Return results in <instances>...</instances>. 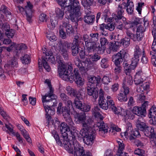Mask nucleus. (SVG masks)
Returning <instances> with one entry per match:
<instances>
[{"mask_svg":"<svg viewBox=\"0 0 156 156\" xmlns=\"http://www.w3.org/2000/svg\"><path fill=\"white\" fill-rule=\"evenodd\" d=\"M82 37L79 34H77L75 37L72 44L67 42H62L61 41H58V46L59 47V51L63 57L66 60L68 59V51L71 48L72 54L76 56L79 51V44L81 43L84 46L83 42L82 41Z\"/></svg>","mask_w":156,"mask_h":156,"instance_id":"obj_1","label":"nucleus"},{"mask_svg":"<svg viewBox=\"0 0 156 156\" xmlns=\"http://www.w3.org/2000/svg\"><path fill=\"white\" fill-rule=\"evenodd\" d=\"M99 39V34L98 33H91L89 37L87 34L83 35L82 41H85L88 53L97 51L100 54H102L104 52V47H100L99 44L96 42Z\"/></svg>","mask_w":156,"mask_h":156,"instance_id":"obj_2","label":"nucleus"},{"mask_svg":"<svg viewBox=\"0 0 156 156\" xmlns=\"http://www.w3.org/2000/svg\"><path fill=\"white\" fill-rule=\"evenodd\" d=\"M56 61L59 64L58 66V72L62 80H70L71 81L73 80V77L71 76V78L68 79V66L70 64V63L69 65L65 64L64 63V62L62 60L61 56L60 55H57L56 57Z\"/></svg>","mask_w":156,"mask_h":156,"instance_id":"obj_3","label":"nucleus"},{"mask_svg":"<svg viewBox=\"0 0 156 156\" xmlns=\"http://www.w3.org/2000/svg\"><path fill=\"white\" fill-rule=\"evenodd\" d=\"M73 66L72 64H70L68 66V78L70 79L71 76L73 77V80L71 81L70 80H63L65 81H69L71 83L73 82L74 80L75 81L76 84H77V86L80 87L83 86L84 83V79L80 76V75L79 74V71L78 69H74V75L72 73L73 70Z\"/></svg>","mask_w":156,"mask_h":156,"instance_id":"obj_4","label":"nucleus"},{"mask_svg":"<svg viewBox=\"0 0 156 156\" xmlns=\"http://www.w3.org/2000/svg\"><path fill=\"white\" fill-rule=\"evenodd\" d=\"M83 128L80 130V133L83 137V141L87 145H91L95 138V130L94 129H90L88 131Z\"/></svg>","mask_w":156,"mask_h":156,"instance_id":"obj_5","label":"nucleus"},{"mask_svg":"<svg viewBox=\"0 0 156 156\" xmlns=\"http://www.w3.org/2000/svg\"><path fill=\"white\" fill-rule=\"evenodd\" d=\"M107 102L108 108H109L111 109L115 114L124 117L129 116V112L120 107H116L113 100H110Z\"/></svg>","mask_w":156,"mask_h":156,"instance_id":"obj_6","label":"nucleus"},{"mask_svg":"<svg viewBox=\"0 0 156 156\" xmlns=\"http://www.w3.org/2000/svg\"><path fill=\"white\" fill-rule=\"evenodd\" d=\"M33 8V5L30 2H28L25 8L20 6H17L16 9L18 12L21 13L22 14L25 12L26 15L27 20L29 22H31L32 21L33 13L34 11Z\"/></svg>","mask_w":156,"mask_h":156,"instance_id":"obj_7","label":"nucleus"},{"mask_svg":"<svg viewBox=\"0 0 156 156\" xmlns=\"http://www.w3.org/2000/svg\"><path fill=\"white\" fill-rule=\"evenodd\" d=\"M67 107L65 106L61 108L62 104L59 103L57 109V113L58 114H62V115L64 117H68L70 115L71 111L73 110V108L71 101L68 100L66 103Z\"/></svg>","mask_w":156,"mask_h":156,"instance_id":"obj_8","label":"nucleus"},{"mask_svg":"<svg viewBox=\"0 0 156 156\" xmlns=\"http://www.w3.org/2000/svg\"><path fill=\"white\" fill-rule=\"evenodd\" d=\"M60 129L62 134V137H65V135L66 137H68V135L69 134L73 139L75 138L77 135V133L75 131V129L74 127L70 128L64 122L62 123L61 124Z\"/></svg>","mask_w":156,"mask_h":156,"instance_id":"obj_9","label":"nucleus"},{"mask_svg":"<svg viewBox=\"0 0 156 156\" xmlns=\"http://www.w3.org/2000/svg\"><path fill=\"white\" fill-rule=\"evenodd\" d=\"M75 120L78 123H81L82 126L88 131L90 129H93L91 126L95 127L96 122L91 118H75Z\"/></svg>","mask_w":156,"mask_h":156,"instance_id":"obj_10","label":"nucleus"},{"mask_svg":"<svg viewBox=\"0 0 156 156\" xmlns=\"http://www.w3.org/2000/svg\"><path fill=\"white\" fill-rule=\"evenodd\" d=\"M45 56L43 55L42 57L43 65L44 68L48 72H49L51 68L48 63V62H49L53 64L55 63V57L52 55L51 51H49L45 53Z\"/></svg>","mask_w":156,"mask_h":156,"instance_id":"obj_11","label":"nucleus"},{"mask_svg":"<svg viewBox=\"0 0 156 156\" xmlns=\"http://www.w3.org/2000/svg\"><path fill=\"white\" fill-rule=\"evenodd\" d=\"M124 51H121L114 56L115 64L116 66L114 69V72L116 74H119L121 71V68L119 66L120 63L122 62Z\"/></svg>","mask_w":156,"mask_h":156,"instance_id":"obj_12","label":"nucleus"},{"mask_svg":"<svg viewBox=\"0 0 156 156\" xmlns=\"http://www.w3.org/2000/svg\"><path fill=\"white\" fill-rule=\"evenodd\" d=\"M71 142L74 147V156H91L90 154H85L84 150L77 142L75 138H73Z\"/></svg>","mask_w":156,"mask_h":156,"instance_id":"obj_13","label":"nucleus"},{"mask_svg":"<svg viewBox=\"0 0 156 156\" xmlns=\"http://www.w3.org/2000/svg\"><path fill=\"white\" fill-rule=\"evenodd\" d=\"M126 84V81H124L122 84L123 90H121V92L117 96L118 100L121 102L126 101L128 99L127 95L129 91V88Z\"/></svg>","mask_w":156,"mask_h":156,"instance_id":"obj_14","label":"nucleus"},{"mask_svg":"<svg viewBox=\"0 0 156 156\" xmlns=\"http://www.w3.org/2000/svg\"><path fill=\"white\" fill-rule=\"evenodd\" d=\"M126 6V4L125 2H123L122 4L119 5L116 11L117 14H112V21H113L114 20L117 19L121 20L122 17L124 10Z\"/></svg>","mask_w":156,"mask_h":156,"instance_id":"obj_15","label":"nucleus"},{"mask_svg":"<svg viewBox=\"0 0 156 156\" xmlns=\"http://www.w3.org/2000/svg\"><path fill=\"white\" fill-rule=\"evenodd\" d=\"M103 118H99V121L96 122V125L99 128V133L101 136L105 137V134L108 132V127L102 121Z\"/></svg>","mask_w":156,"mask_h":156,"instance_id":"obj_16","label":"nucleus"},{"mask_svg":"<svg viewBox=\"0 0 156 156\" xmlns=\"http://www.w3.org/2000/svg\"><path fill=\"white\" fill-rule=\"evenodd\" d=\"M75 64L78 67L82 73L87 72L88 70V63L86 60L81 62L78 57H76L74 59Z\"/></svg>","mask_w":156,"mask_h":156,"instance_id":"obj_17","label":"nucleus"},{"mask_svg":"<svg viewBox=\"0 0 156 156\" xmlns=\"http://www.w3.org/2000/svg\"><path fill=\"white\" fill-rule=\"evenodd\" d=\"M5 48L9 52H10L12 50H14L15 51L18 53L19 51L27 49V47L24 44H18L12 43L10 47H5Z\"/></svg>","mask_w":156,"mask_h":156,"instance_id":"obj_18","label":"nucleus"},{"mask_svg":"<svg viewBox=\"0 0 156 156\" xmlns=\"http://www.w3.org/2000/svg\"><path fill=\"white\" fill-rule=\"evenodd\" d=\"M98 90L96 87L87 84V93L88 95L92 96L94 98L96 99L98 95Z\"/></svg>","mask_w":156,"mask_h":156,"instance_id":"obj_19","label":"nucleus"},{"mask_svg":"<svg viewBox=\"0 0 156 156\" xmlns=\"http://www.w3.org/2000/svg\"><path fill=\"white\" fill-rule=\"evenodd\" d=\"M55 97L53 93V91L51 89L49 92L44 95H42V101L43 103V106L47 105L46 104L51 101L54 100Z\"/></svg>","mask_w":156,"mask_h":156,"instance_id":"obj_20","label":"nucleus"},{"mask_svg":"<svg viewBox=\"0 0 156 156\" xmlns=\"http://www.w3.org/2000/svg\"><path fill=\"white\" fill-rule=\"evenodd\" d=\"M64 136L65 137H63V139L62 140H61V144H64L65 149L68 151L69 153L73 154V149L72 145L71 144V143H73L71 142V141L73 140V138H72V140L69 141L68 137H66V136Z\"/></svg>","mask_w":156,"mask_h":156,"instance_id":"obj_21","label":"nucleus"},{"mask_svg":"<svg viewBox=\"0 0 156 156\" xmlns=\"http://www.w3.org/2000/svg\"><path fill=\"white\" fill-rule=\"evenodd\" d=\"M18 63L17 59L16 57L13 58L5 66V68L8 71L15 69L18 67Z\"/></svg>","mask_w":156,"mask_h":156,"instance_id":"obj_22","label":"nucleus"},{"mask_svg":"<svg viewBox=\"0 0 156 156\" xmlns=\"http://www.w3.org/2000/svg\"><path fill=\"white\" fill-rule=\"evenodd\" d=\"M143 129H139L143 132L144 134L147 137H151L152 139L155 137L156 134L154 132V129L153 127H149L146 125L142 127Z\"/></svg>","mask_w":156,"mask_h":156,"instance_id":"obj_23","label":"nucleus"},{"mask_svg":"<svg viewBox=\"0 0 156 156\" xmlns=\"http://www.w3.org/2000/svg\"><path fill=\"white\" fill-rule=\"evenodd\" d=\"M0 12L2 15L3 14L5 15L6 17L5 20L7 21L10 20L12 18V14L10 12V10L4 5H2L1 6Z\"/></svg>","mask_w":156,"mask_h":156,"instance_id":"obj_24","label":"nucleus"},{"mask_svg":"<svg viewBox=\"0 0 156 156\" xmlns=\"http://www.w3.org/2000/svg\"><path fill=\"white\" fill-rule=\"evenodd\" d=\"M66 90L67 94L72 97H77L79 99L82 98V95L76 89L68 86L66 87Z\"/></svg>","mask_w":156,"mask_h":156,"instance_id":"obj_25","label":"nucleus"},{"mask_svg":"<svg viewBox=\"0 0 156 156\" xmlns=\"http://www.w3.org/2000/svg\"><path fill=\"white\" fill-rule=\"evenodd\" d=\"M88 83L90 85L97 87L100 83L101 78L100 76H90L88 77Z\"/></svg>","mask_w":156,"mask_h":156,"instance_id":"obj_26","label":"nucleus"},{"mask_svg":"<svg viewBox=\"0 0 156 156\" xmlns=\"http://www.w3.org/2000/svg\"><path fill=\"white\" fill-rule=\"evenodd\" d=\"M87 56V57H86V61L88 64L92 63L93 62H96L100 59L101 56L97 54L93 55L88 54Z\"/></svg>","mask_w":156,"mask_h":156,"instance_id":"obj_27","label":"nucleus"},{"mask_svg":"<svg viewBox=\"0 0 156 156\" xmlns=\"http://www.w3.org/2000/svg\"><path fill=\"white\" fill-rule=\"evenodd\" d=\"M85 12L86 15L84 17V21L88 24H92L95 20V16L89 14L90 12V11H89V12H88L87 10H85Z\"/></svg>","mask_w":156,"mask_h":156,"instance_id":"obj_28","label":"nucleus"},{"mask_svg":"<svg viewBox=\"0 0 156 156\" xmlns=\"http://www.w3.org/2000/svg\"><path fill=\"white\" fill-rule=\"evenodd\" d=\"M62 26L66 30L67 35H69L73 33L74 31L72 25L69 24L68 22H63Z\"/></svg>","mask_w":156,"mask_h":156,"instance_id":"obj_29","label":"nucleus"},{"mask_svg":"<svg viewBox=\"0 0 156 156\" xmlns=\"http://www.w3.org/2000/svg\"><path fill=\"white\" fill-rule=\"evenodd\" d=\"M133 113L138 116L144 115L145 116V114L146 112L144 109H142V108L138 106H135L133 109Z\"/></svg>","mask_w":156,"mask_h":156,"instance_id":"obj_30","label":"nucleus"},{"mask_svg":"<svg viewBox=\"0 0 156 156\" xmlns=\"http://www.w3.org/2000/svg\"><path fill=\"white\" fill-rule=\"evenodd\" d=\"M144 53H145V52L144 49L140 48L138 45H136L135 46L134 48V56L140 58V57L143 55Z\"/></svg>","mask_w":156,"mask_h":156,"instance_id":"obj_31","label":"nucleus"},{"mask_svg":"<svg viewBox=\"0 0 156 156\" xmlns=\"http://www.w3.org/2000/svg\"><path fill=\"white\" fill-rule=\"evenodd\" d=\"M48 118L47 119L48 122V124L53 125L55 126H57L59 125V121L58 120L57 118Z\"/></svg>","mask_w":156,"mask_h":156,"instance_id":"obj_32","label":"nucleus"},{"mask_svg":"<svg viewBox=\"0 0 156 156\" xmlns=\"http://www.w3.org/2000/svg\"><path fill=\"white\" fill-rule=\"evenodd\" d=\"M57 23V21L53 18H51L50 21L47 23V27L50 30H53Z\"/></svg>","mask_w":156,"mask_h":156,"instance_id":"obj_33","label":"nucleus"},{"mask_svg":"<svg viewBox=\"0 0 156 156\" xmlns=\"http://www.w3.org/2000/svg\"><path fill=\"white\" fill-rule=\"evenodd\" d=\"M46 112L47 117H51L55 113V111L51 109L50 107L48 105L44 106Z\"/></svg>","mask_w":156,"mask_h":156,"instance_id":"obj_34","label":"nucleus"},{"mask_svg":"<svg viewBox=\"0 0 156 156\" xmlns=\"http://www.w3.org/2000/svg\"><path fill=\"white\" fill-rule=\"evenodd\" d=\"M136 126L138 129H142L143 126L145 125L143 118H138L136 122Z\"/></svg>","mask_w":156,"mask_h":156,"instance_id":"obj_35","label":"nucleus"},{"mask_svg":"<svg viewBox=\"0 0 156 156\" xmlns=\"http://www.w3.org/2000/svg\"><path fill=\"white\" fill-rule=\"evenodd\" d=\"M121 20L119 19L114 20L113 21H112V22H115V25L116 28L117 29L120 30H122L124 28H126V27L124 26L123 24L121 21ZM112 20H111V22H112Z\"/></svg>","mask_w":156,"mask_h":156,"instance_id":"obj_36","label":"nucleus"},{"mask_svg":"<svg viewBox=\"0 0 156 156\" xmlns=\"http://www.w3.org/2000/svg\"><path fill=\"white\" fill-rule=\"evenodd\" d=\"M55 13L56 17L59 20H62L63 17L64 12L63 10L59 8L55 9Z\"/></svg>","mask_w":156,"mask_h":156,"instance_id":"obj_37","label":"nucleus"},{"mask_svg":"<svg viewBox=\"0 0 156 156\" xmlns=\"http://www.w3.org/2000/svg\"><path fill=\"white\" fill-rule=\"evenodd\" d=\"M140 60V58L133 56L131 59V63L130 64V68L133 69L137 66Z\"/></svg>","mask_w":156,"mask_h":156,"instance_id":"obj_38","label":"nucleus"},{"mask_svg":"<svg viewBox=\"0 0 156 156\" xmlns=\"http://www.w3.org/2000/svg\"><path fill=\"white\" fill-rule=\"evenodd\" d=\"M20 59L23 64H28L30 62V57L27 54H25L24 56L21 57Z\"/></svg>","mask_w":156,"mask_h":156,"instance_id":"obj_39","label":"nucleus"},{"mask_svg":"<svg viewBox=\"0 0 156 156\" xmlns=\"http://www.w3.org/2000/svg\"><path fill=\"white\" fill-rule=\"evenodd\" d=\"M98 103L100 107L102 109L105 110L108 109V103L105 99H103L102 100H99Z\"/></svg>","mask_w":156,"mask_h":156,"instance_id":"obj_40","label":"nucleus"},{"mask_svg":"<svg viewBox=\"0 0 156 156\" xmlns=\"http://www.w3.org/2000/svg\"><path fill=\"white\" fill-rule=\"evenodd\" d=\"M93 115L94 117H102L100 109L98 106L94 107L92 110Z\"/></svg>","mask_w":156,"mask_h":156,"instance_id":"obj_41","label":"nucleus"},{"mask_svg":"<svg viewBox=\"0 0 156 156\" xmlns=\"http://www.w3.org/2000/svg\"><path fill=\"white\" fill-rule=\"evenodd\" d=\"M76 98L74 100V104L76 108L80 109L83 104L80 100H82L83 99V96L82 95V98L81 99H79L77 97H75Z\"/></svg>","mask_w":156,"mask_h":156,"instance_id":"obj_42","label":"nucleus"},{"mask_svg":"<svg viewBox=\"0 0 156 156\" xmlns=\"http://www.w3.org/2000/svg\"><path fill=\"white\" fill-rule=\"evenodd\" d=\"M126 11L129 14H131L133 13L134 9V4L133 2L126 4Z\"/></svg>","mask_w":156,"mask_h":156,"instance_id":"obj_43","label":"nucleus"},{"mask_svg":"<svg viewBox=\"0 0 156 156\" xmlns=\"http://www.w3.org/2000/svg\"><path fill=\"white\" fill-rule=\"evenodd\" d=\"M47 38L52 42L55 41L57 39V38L52 32H50L47 33Z\"/></svg>","mask_w":156,"mask_h":156,"instance_id":"obj_44","label":"nucleus"},{"mask_svg":"<svg viewBox=\"0 0 156 156\" xmlns=\"http://www.w3.org/2000/svg\"><path fill=\"white\" fill-rule=\"evenodd\" d=\"M108 59L106 58H103L101 59L100 65L102 68H106L108 67Z\"/></svg>","mask_w":156,"mask_h":156,"instance_id":"obj_45","label":"nucleus"},{"mask_svg":"<svg viewBox=\"0 0 156 156\" xmlns=\"http://www.w3.org/2000/svg\"><path fill=\"white\" fill-rule=\"evenodd\" d=\"M123 65L125 69V72L126 75H129L131 72L132 68H130V64L129 65L126 62H124Z\"/></svg>","mask_w":156,"mask_h":156,"instance_id":"obj_46","label":"nucleus"},{"mask_svg":"<svg viewBox=\"0 0 156 156\" xmlns=\"http://www.w3.org/2000/svg\"><path fill=\"white\" fill-rule=\"evenodd\" d=\"M111 80L112 78L110 75H106L103 77L102 80L101 79V81L103 84L107 85L111 82Z\"/></svg>","mask_w":156,"mask_h":156,"instance_id":"obj_47","label":"nucleus"},{"mask_svg":"<svg viewBox=\"0 0 156 156\" xmlns=\"http://www.w3.org/2000/svg\"><path fill=\"white\" fill-rule=\"evenodd\" d=\"M144 3L142 2H139L136 6V10L138 12L139 14H141L142 8L144 5Z\"/></svg>","mask_w":156,"mask_h":156,"instance_id":"obj_48","label":"nucleus"},{"mask_svg":"<svg viewBox=\"0 0 156 156\" xmlns=\"http://www.w3.org/2000/svg\"><path fill=\"white\" fill-rule=\"evenodd\" d=\"M130 39L125 37L121 40L120 44L123 45L125 47H127L129 44Z\"/></svg>","mask_w":156,"mask_h":156,"instance_id":"obj_49","label":"nucleus"},{"mask_svg":"<svg viewBox=\"0 0 156 156\" xmlns=\"http://www.w3.org/2000/svg\"><path fill=\"white\" fill-rule=\"evenodd\" d=\"M149 115L151 117H156V107L153 105L150 110Z\"/></svg>","mask_w":156,"mask_h":156,"instance_id":"obj_50","label":"nucleus"},{"mask_svg":"<svg viewBox=\"0 0 156 156\" xmlns=\"http://www.w3.org/2000/svg\"><path fill=\"white\" fill-rule=\"evenodd\" d=\"M65 30L64 28L62 27V25L60 27L59 33L60 36L63 39H65L66 38V34L64 30Z\"/></svg>","mask_w":156,"mask_h":156,"instance_id":"obj_51","label":"nucleus"},{"mask_svg":"<svg viewBox=\"0 0 156 156\" xmlns=\"http://www.w3.org/2000/svg\"><path fill=\"white\" fill-rule=\"evenodd\" d=\"M145 31V30L143 26L140 25L137 27L136 33L137 34L140 35V34H142V36L143 37L144 35L143 33Z\"/></svg>","mask_w":156,"mask_h":156,"instance_id":"obj_52","label":"nucleus"},{"mask_svg":"<svg viewBox=\"0 0 156 156\" xmlns=\"http://www.w3.org/2000/svg\"><path fill=\"white\" fill-rule=\"evenodd\" d=\"M152 33L154 37V40L152 45V49L154 52V53L156 54V40L155 38V37H156V34L155 33H154L153 30H152Z\"/></svg>","mask_w":156,"mask_h":156,"instance_id":"obj_53","label":"nucleus"},{"mask_svg":"<svg viewBox=\"0 0 156 156\" xmlns=\"http://www.w3.org/2000/svg\"><path fill=\"white\" fill-rule=\"evenodd\" d=\"M128 76H127V78H126L124 80H123L126 81V86L131 85L133 83V78L132 76H130V74L128 75Z\"/></svg>","mask_w":156,"mask_h":156,"instance_id":"obj_54","label":"nucleus"},{"mask_svg":"<svg viewBox=\"0 0 156 156\" xmlns=\"http://www.w3.org/2000/svg\"><path fill=\"white\" fill-rule=\"evenodd\" d=\"M143 37L142 34H140V35L137 34V33H136V35H133L131 39H132L133 41H139L142 40Z\"/></svg>","mask_w":156,"mask_h":156,"instance_id":"obj_55","label":"nucleus"},{"mask_svg":"<svg viewBox=\"0 0 156 156\" xmlns=\"http://www.w3.org/2000/svg\"><path fill=\"white\" fill-rule=\"evenodd\" d=\"M53 135L57 143H58V144L60 143L61 144V140H62V135L60 137V139L58 134L55 131H54L53 132Z\"/></svg>","mask_w":156,"mask_h":156,"instance_id":"obj_56","label":"nucleus"},{"mask_svg":"<svg viewBox=\"0 0 156 156\" xmlns=\"http://www.w3.org/2000/svg\"><path fill=\"white\" fill-rule=\"evenodd\" d=\"M6 36L9 38H12L14 35L15 30L10 29L5 32Z\"/></svg>","mask_w":156,"mask_h":156,"instance_id":"obj_57","label":"nucleus"},{"mask_svg":"<svg viewBox=\"0 0 156 156\" xmlns=\"http://www.w3.org/2000/svg\"><path fill=\"white\" fill-rule=\"evenodd\" d=\"M134 78H140L142 80H145V77L143 75V73L141 70L139 71L136 73Z\"/></svg>","mask_w":156,"mask_h":156,"instance_id":"obj_58","label":"nucleus"},{"mask_svg":"<svg viewBox=\"0 0 156 156\" xmlns=\"http://www.w3.org/2000/svg\"><path fill=\"white\" fill-rule=\"evenodd\" d=\"M118 143L119 144V149L118 150L119 153H120L123 152L122 151L123 150L124 148V145L123 143V141L121 140L120 141H118Z\"/></svg>","mask_w":156,"mask_h":156,"instance_id":"obj_59","label":"nucleus"},{"mask_svg":"<svg viewBox=\"0 0 156 156\" xmlns=\"http://www.w3.org/2000/svg\"><path fill=\"white\" fill-rule=\"evenodd\" d=\"M79 55L80 58L82 59H83L85 58V54L84 51V48H81L79 49Z\"/></svg>","mask_w":156,"mask_h":156,"instance_id":"obj_60","label":"nucleus"},{"mask_svg":"<svg viewBox=\"0 0 156 156\" xmlns=\"http://www.w3.org/2000/svg\"><path fill=\"white\" fill-rule=\"evenodd\" d=\"M90 107L89 105L84 104L83 105V104L82 107H81L80 110L83 112H88L90 110Z\"/></svg>","mask_w":156,"mask_h":156,"instance_id":"obj_61","label":"nucleus"},{"mask_svg":"<svg viewBox=\"0 0 156 156\" xmlns=\"http://www.w3.org/2000/svg\"><path fill=\"white\" fill-rule=\"evenodd\" d=\"M145 80H142L140 78H134V81L136 85H140L143 83Z\"/></svg>","mask_w":156,"mask_h":156,"instance_id":"obj_62","label":"nucleus"},{"mask_svg":"<svg viewBox=\"0 0 156 156\" xmlns=\"http://www.w3.org/2000/svg\"><path fill=\"white\" fill-rule=\"evenodd\" d=\"M153 52L151 51L150 54L151 58V62L152 64L155 66H156V56L153 54Z\"/></svg>","mask_w":156,"mask_h":156,"instance_id":"obj_63","label":"nucleus"},{"mask_svg":"<svg viewBox=\"0 0 156 156\" xmlns=\"http://www.w3.org/2000/svg\"><path fill=\"white\" fill-rule=\"evenodd\" d=\"M106 30L110 31L113 30L115 28V27L112 23H108L106 24Z\"/></svg>","mask_w":156,"mask_h":156,"instance_id":"obj_64","label":"nucleus"}]
</instances>
